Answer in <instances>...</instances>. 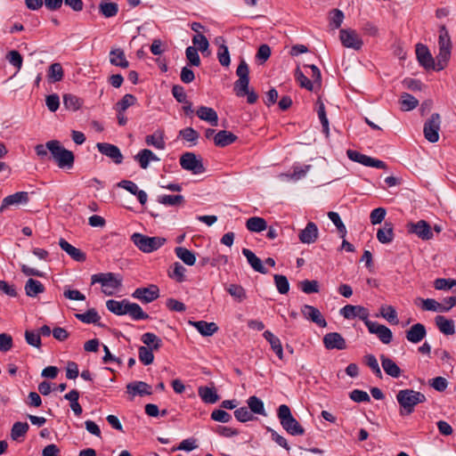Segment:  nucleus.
<instances>
[{
  "mask_svg": "<svg viewBox=\"0 0 456 456\" xmlns=\"http://www.w3.org/2000/svg\"><path fill=\"white\" fill-rule=\"evenodd\" d=\"M92 284L101 283L103 287L102 292L106 296H112L114 290L122 286V277L114 273H101L92 275Z\"/></svg>",
  "mask_w": 456,
  "mask_h": 456,
  "instance_id": "5",
  "label": "nucleus"
},
{
  "mask_svg": "<svg viewBox=\"0 0 456 456\" xmlns=\"http://www.w3.org/2000/svg\"><path fill=\"white\" fill-rule=\"evenodd\" d=\"M213 45L217 48V57L220 63L228 67V47L225 45V39L223 37H217L215 38Z\"/></svg>",
  "mask_w": 456,
  "mask_h": 456,
  "instance_id": "29",
  "label": "nucleus"
},
{
  "mask_svg": "<svg viewBox=\"0 0 456 456\" xmlns=\"http://www.w3.org/2000/svg\"><path fill=\"white\" fill-rule=\"evenodd\" d=\"M196 115L200 119L208 122L212 126H218V115L213 108L200 106L196 110Z\"/></svg>",
  "mask_w": 456,
  "mask_h": 456,
  "instance_id": "22",
  "label": "nucleus"
},
{
  "mask_svg": "<svg viewBox=\"0 0 456 456\" xmlns=\"http://www.w3.org/2000/svg\"><path fill=\"white\" fill-rule=\"evenodd\" d=\"M64 77L62 66L59 62H54L49 66L47 78L51 83L61 81Z\"/></svg>",
  "mask_w": 456,
  "mask_h": 456,
  "instance_id": "40",
  "label": "nucleus"
},
{
  "mask_svg": "<svg viewBox=\"0 0 456 456\" xmlns=\"http://www.w3.org/2000/svg\"><path fill=\"white\" fill-rule=\"evenodd\" d=\"M242 254L247 258L248 265L254 271L263 274H266L268 273V270L264 266L261 259L257 257L253 251L248 248H243Z\"/></svg>",
  "mask_w": 456,
  "mask_h": 456,
  "instance_id": "25",
  "label": "nucleus"
},
{
  "mask_svg": "<svg viewBox=\"0 0 456 456\" xmlns=\"http://www.w3.org/2000/svg\"><path fill=\"white\" fill-rule=\"evenodd\" d=\"M456 285V280L453 279H444L438 278L434 281V287L438 290H447L451 289L453 286Z\"/></svg>",
  "mask_w": 456,
  "mask_h": 456,
  "instance_id": "64",
  "label": "nucleus"
},
{
  "mask_svg": "<svg viewBox=\"0 0 456 456\" xmlns=\"http://www.w3.org/2000/svg\"><path fill=\"white\" fill-rule=\"evenodd\" d=\"M299 287L305 294L318 293L319 283L317 281L304 280L299 282Z\"/></svg>",
  "mask_w": 456,
  "mask_h": 456,
  "instance_id": "61",
  "label": "nucleus"
},
{
  "mask_svg": "<svg viewBox=\"0 0 456 456\" xmlns=\"http://www.w3.org/2000/svg\"><path fill=\"white\" fill-rule=\"evenodd\" d=\"M64 399L70 402V408L77 416H80L83 412L82 406L78 403L79 392L72 389L64 395Z\"/></svg>",
  "mask_w": 456,
  "mask_h": 456,
  "instance_id": "41",
  "label": "nucleus"
},
{
  "mask_svg": "<svg viewBox=\"0 0 456 456\" xmlns=\"http://www.w3.org/2000/svg\"><path fill=\"white\" fill-rule=\"evenodd\" d=\"M407 231L409 233H413L423 240H428L433 238L431 226L425 220H419L417 223H409L407 224Z\"/></svg>",
  "mask_w": 456,
  "mask_h": 456,
  "instance_id": "13",
  "label": "nucleus"
},
{
  "mask_svg": "<svg viewBox=\"0 0 456 456\" xmlns=\"http://www.w3.org/2000/svg\"><path fill=\"white\" fill-rule=\"evenodd\" d=\"M452 49L439 48V53L436 55V62H435V70L444 69L451 58Z\"/></svg>",
  "mask_w": 456,
  "mask_h": 456,
  "instance_id": "42",
  "label": "nucleus"
},
{
  "mask_svg": "<svg viewBox=\"0 0 456 456\" xmlns=\"http://www.w3.org/2000/svg\"><path fill=\"white\" fill-rule=\"evenodd\" d=\"M273 279L279 293L287 294L289 290V283L287 277L282 274H274Z\"/></svg>",
  "mask_w": 456,
  "mask_h": 456,
  "instance_id": "57",
  "label": "nucleus"
},
{
  "mask_svg": "<svg viewBox=\"0 0 456 456\" xmlns=\"http://www.w3.org/2000/svg\"><path fill=\"white\" fill-rule=\"evenodd\" d=\"M6 59L8 61L14 66L18 70H20L22 67L23 58L21 54L16 51L12 50L6 54Z\"/></svg>",
  "mask_w": 456,
  "mask_h": 456,
  "instance_id": "63",
  "label": "nucleus"
},
{
  "mask_svg": "<svg viewBox=\"0 0 456 456\" xmlns=\"http://www.w3.org/2000/svg\"><path fill=\"white\" fill-rule=\"evenodd\" d=\"M26 295L29 297H35L38 294L45 292V286L37 280L29 278L24 287Z\"/></svg>",
  "mask_w": 456,
  "mask_h": 456,
  "instance_id": "32",
  "label": "nucleus"
},
{
  "mask_svg": "<svg viewBox=\"0 0 456 456\" xmlns=\"http://www.w3.org/2000/svg\"><path fill=\"white\" fill-rule=\"evenodd\" d=\"M441 117L438 113H433L425 122L423 133L425 138L430 142H436L439 140V130Z\"/></svg>",
  "mask_w": 456,
  "mask_h": 456,
  "instance_id": "7",
  "label": "nucleus"
},
{
  "mask_svg": "<svg viewBox=\"0 0 456 456\" xmlns=\"http://www.w3.org/2000/svg\"><path fill=\"white\" fill-rule=\"evenodd\" d=\"M158 201L166 206H180L184 202L183 195H161Z\"/></svg>",
  "mask_w": 456,
  "mask_h": 456,
  "instance_id": "53",
  "label": "nucleus"
},
{
  "mask_svg": "<svg viewBox=\"0 0 456 456\" xmlns=\"http://www.w3.org/2000/svg\"><path fill=\"white\" fill-rule=\"evenodd\" d=\"M179 135L185 141L193 142L196 144L200 134L192 127H186L184 129L180 130Z\"/></svg>",
  "mask_w": 456,
  "mask_h": 456,
  "instance_id": "60",
  "label": "nucleus"
},
{
  "mask_svg": "<svg viewBox=\"0 0 456 456\" xmlns=\"http://www.w3.org/2000/svg\"><path fill=\"white\" fill-rule=\"evenodd\" d=\"M230 296L237 303H243L248 298L245 289L242 286L237 284L230 285Z\"/></svg>",
  "mask_w": 456,
  "mask_h": 456,
  "instance_id": "50",
  "label": "nucleus"
},
{
  "mask_svg": "<svg viewBox=\"0 0 456 456\" xmlns=\"http://www.w3.org/2000/svg\"><path fill=\"white\" fill-rule=\"evenodd\" d=\"M199 395L204 403H215L218 400V395L214 388L208 387H200Z\"/></svg>",
  "mask_w": 456,
  "mask_h": 456,
  "instance_id": "47",
  "label": "nucleus"
},
{
  "mask_svg": "<svg viewBox=\"0 0 456 456\" xmlns=\"http://www.w3.org/2000/svg\"><path fill=\"white\" fill-rule=\"evenodd\" d=\"M380 316L392 324L398 323L397 313L392 305H382L379 309Z\"/></svg>",
  "mask_w": 456,
  "mask_h": 456,
  "instance_id": "52",
  "label": "nucleus"
},
{
  "mask_svg": "<svg viewBox=\"0 0 456 456\" xmlns=\"http://www.w3.org/2000/svg\"><path fill=\"white\" fill-rule=\"evenodd\" d=\"M234 417L240 422H247L255 419L254 415L247 407H240L234 411Z\"/></svg>",
  "mask_w": 456,
  "mask_h": 456,
  "instance_id": "62",
  "label": "nucleus"
},
{
  "mask_svg": "<svg viewBox=\"0 0 456 456\" xmlns=\"http://www.w3.org/2000/svg\"><path fill=\"white\" fill-rule=\"evenodd\" d=\"M128 300L124 299L122 301H117L114 299H109L106 302L107 309L117 315H124L126 314V304Z\"/></svg>",
  "mask_w": 456,
  "mask_h": 456,
  "instance_id": "38",
  "label": "nucleus"
},
{
  "mask_svg": "<svg viewBox=\"0 0 456 456\" xmlns=\"http://www.w3.org/2000/svg\"><path fill=\"white\" fill-rule=\"evenodd\" d=\"M75 317L84 323L97 324L100 320V315L94 308L88 309L84 314H76Z\"/></svg>",
  "mask_w": 456,
  "mask_h": 456,
  "instance_id": "46",
  "label": "nucleus"
},
{
  "mask_svg": "<svg viewBox=\"0 0 456 456\" xmlns=\"http://www.w3.org/2000/svg\"><path fill=\"white\" fill-rule=\"evenodd\" d=\"M399 102L403 111H410L415 109L419 104V101L408 93H403L401 95Z\"/></svg>",
  "mask_w": 456,
  "mask_h": 456,
  "instance_id": "44",
  "label": "nucleus"
},
{
  "mask_svg": "<svg viewBox=\"0 0 456 456\" xmlns=\"http://www.w3.org/2000/svg\"><path fill=\"white\" fill-rule=\"evenodd\" d=\"M436 325L444 335H453L455 333V325L452 320H449L444 315H437L435 318Z\"/></svg>",
  "mask_w": 456,
  "mask_h": 456,
  "instance_id": "31",
  "label": "nucleus"
},
{
  "mask_svg": "<svg viewBox=\"0 0 456 456\" xmlns=\"http://www.w3.org/2000/svg\"><path fill=\"white\" fill-rule=\"evenodd\" d=\"M29 428L27 422H15L11 430V437L14 441H18L20 437H24Z\"/></svg>",
  "mask_w": 456,
  "mask_h": 456,
  "instance_id": "49",
  "label": "nucleus"
},
{
  "mask_svg": "<svg viewBox=\"0 0 456 456\" xmlns=\"http://www.w3.org/2000/svg\"><path fill=\"white\" fill-rule=\"evenodd\" d=\"M339 38L343 46L356 51L360 50L363 45L362 38L357 32L353 29H341L339 31Z\"/></svg>",
  "mask_w": 456,
  "mask_h": 456,
  "instance_id": "12",
  "label": "nucleus"
},
{
  "mask_svg": "<svg viewBox=\"0 0 456 456\" xmlns=\"http://www.w3.org/2000/svg\"><path fill=\"white\" fill-rule=\"evenodd\" d=\"M340 314L347 320L354 319L355 317H359L365 325H367V322H370L369 320V310L362 305H346L344 307L340 309Z\"/></svg>",
  "mask_w": 456,
  "mask_h": 456,
  "instance_id": "11",
  "label": "nucleus"
},
{
  "mask_svg": "<svg viewBox=\"0 0 456 456\" xmlns=\"http://www.w3.org/2000/svg\"><path fill=\"white\" fill-rule=\"evenodd\" d=\"M47 145L52 158L60 168L69 169L73 167L75 157L72 151L61 146L57 140L48 141Z\"/></svg>",
  "mask_w": 456,
  "mask_h": 456,
  "instance_id": "3",
  "label": "nucleus"
},
{
  "mask_svg": "<svg viewBox=\"0 0 456 456\" xmlns=\"http://www.w3.org/2000/svg\"><path fill=\"white\" fill-rule=\"evenodd\" d=\"M181 167L188 171H191L194 175L202 174L206 168L200 159H198L196 154L193 152H185L180 158Z\"/></svg>",
  "mask_w": 456,
  "mask_h": 456,
  "instance_id": "8",
  "label": "nucleus"
},
{
  "mask_svg": "<svg viewBox=\"0 0 456 456\" xmlns=\"http://www.w3.org/2000/svg\"><path fill=\"white\" fill-rule=\"evenodd\" d=\"M346 155L348 159H351L352 161L360 163L365 167H371L380 169L387 168V166L384 161L371 158L357 151L347 150Z\"/></svg>",
  "mask_w": 456,
  "mask_h": 456,
  "instance_id": "9",
  "label": "nucleus"
},
{
  "mask_svg": "<svg viewBox=\"0 0 456 456\" xmlns=\"http://www.w3.org/2000/svg\"><path fill=\"white\" fill-rule=\"evenodd\" d=\"M396 400L400 405L401 416L410 415L415 411V406L427 401L426 395L413 389H402L396 394Z\"/></svg>",
  "mask_w": 456,
  "mask_h": 456,
  "instance_id": "2",
  "label": "nucleus"
},
{
  "mask_svg": "<svg viewBox=\"0 0 456 456\" xmlns=\"http://www.w3.org/2000/svg\"><path fill=\"white\" fill-rule=\"evenodd\" d=\"M328 216L337 227L338 232L340 234V237L344 239L346 235V228L344 223L342 222L339 215L337 212L330 211L328 213Z\"/></svg>",
  "mask_w": 456,
  "mask_h": 456,
  "instance_id": "56",
  "label": "nucleus"
},
{
  "mask_svg": "<svg viewBox=\"0 0 456 456\" xmlns=\"http://www.w3.org/2000/svg\"><path fill=\"white\" fill-rule=\"evenodd\" d=\"M366 327L369 332L377 335L382 343L389 344L392 341L393 333L387 326L370 321V322H367Z\"/></svg>",
  "mask_w": 456,
  "mask_h": 456,
  "instance_id": "15",
  "label": "nucleus"
},
{
  "mask_svg": "<svg viewBox=\"0 0 456 456\" xmlns=\"http://www.w3.org/2000/svg\"><path fill=\"white\" fill-rule=\"evenodd\" d=\"M97 150L104 156L110 158L115 164L119 165L123 162V154L119 148L109 142H98Z\"/></svg>",
  "mask_w": 456,
  "mask_h": 456,
  "instance_id": "14",
  "label": "nucleus"
},
{
  "mask_svg": "<svg viewBox=\"0 0 456 456\" xmlns=\"http://www.w3.org/2000/svg\"><path fill=\"white\" fill-rule=\"evenodd\" d=\"M381 365L384 371L392 378H399L402 374L400 367L387 356L380 355Z\"/></svg>",
  "mask_w": 456,
  "mask_h": 456,
  "instance_id": "26",
  "label": "nucleus"
},
{
  "mask_svg": "<svg viewBox=\"0 0 456 456\" xmlns=\"http://www.w3.org/2000/svg\"><path fill=\"white\" fill-rule=\"evenodd\" d=\"M426 335V327L422 323L413 324L408 330H406L407 340L413 344L420 342Z\"/></svg>",
  "mask_w": 456,
  "mask_h": 456,
  "instance_id": "23",
  "label": "nucleus"
},
{
  "mask_svg": "<svg viewBox=\"0 0 456 456\" xmlns=\"http://www.w3.org/2000/svg\"><path fill=\"white\" fill-rule=\"evenodd\" d=\"M132 297L143 304H149L159 297V289L156 284L137 288Z\"/></svg>",
  "mask_w": 456,
  "mask_h": 456,
  "instance_id": "10",
  "label": "nucleus"
},
{
  "mask_svg": "<svg viewBox=\"0 0 456 456\" xmlns=\"http://www.w3.org/2000/svg\"><path fill=\"white\" fill-rule=\"evenodd\" d=\"M416 55L418 61L422 67L435 69L434 58L426 45L418 44L416 45Z\"/></svg>",
  "mask_w": 456,
  "mask_h": 456,
  "instance_id": "19",
  "label": "nucleus"
},
{
  "mask_svg": "<svg viewBox=\"0 0 456 456\" xmlns=\"http://www.w3.org/2000/svg\"><path fill=\"white\" fill-rule=\"evenodd\" d=\"M439 48L452 49V41L445 26H442L439 30L438 39Z\"/></svg>",
  "mask_w": 456,
  "mask_h": 456,
  "instance_id": "58",
  "label": "nucleus"
},
{
  "mask_svg": "<svg viewBox=\"0 0 456 456\" xmlns=\"http://www.w3.org/2000/svg\"><path fill=\"white\" fill-rule=\"evenodd\" d=\"M98 8L99 12L105 18H112L118 12V5L114 2L101 1Z\"/></svg>",
  "mask_w": 456,
  "mask_h": 456,
  "instance_id": "36",
  "label": "nucleus"
},
{
  "mask_svg": "<svg viewBox=\"0 0 456 456\" xmlns=\"http://www.w3.org/2000/svg\"><path fill=\"white\" fill-rule=\"evenodd\" d=\"M59 245L61 248L65 251L72 259L77 262H84L86 259V255L79 248L72 246L64 239H60Z\"/></svg>",
  "mask_w": 456,
  "mask_h": 456,
  "instance_id": "24",
  "label": "nucleus"
},
{
  "mask_svg": "<svg viewBox=\"0 0 456 456\" xmlns=\"http://www.w3.org/2000/svg\"><path fill=\"white\" fill-rule=\"evenodd\" d=\"M126 314H129L133 320H147L149 314L143 312L142 308L136 303H131L128 301L126 304Z\"/></svg>",
  "mask_w": 456,
  "mask_h": 456,
  "instance_id": "37",
  "label": "nucleus"
},
{
  "mask_svg": "<svg viewBox=\"0 0 456 456\" xmlns=\"http://www.w3.org/2000/svg\"><path fill=\"white\" fill-rule=\"evenodd\" d=\"M110 62L116 67L126 69L129 62L126 58L125 53L121 48L111 49L110 52Z\"/></svg>",
  "mask_w": 456,
  "mask_h": 456,
  "instance_id": "30",
  "label": "nucleus"
},
{
  "mask_svg": "<svg viewBox=\"0 0 456 456\" xmlns=\"http://www.w3.org/2000/svg\"><path fill=\"white\" fill-rule=\"evenodd\" d=\"M29 200L28 193L27 191H18L12 195L5 197L0 206V212H4V209L10 206H18L20 204H27Z\"/></svg>",
  "mask_w": 456,
  "mask_h": 456,
  "instance_id": "18",
  "label": "nucleus"
},
{
  "mask_svg": "<svg viewBox=\"0 0 456 456\" xmlns=\"http://www.w3.org/2000/svg\"><path fill=\"white\" fill-rule=\"evenodd\" d=\"M301 314L305 319L310 320L322 328L327 326V322L325 321L319 309L313 305H304L301 307Z\"/></svg>",
  "mask_w": 456,
  "mask_h": 456,
  "instance_id": "17",
  "label": "nucleus"
},
{
  "mask_svg": "<svg viewBox=\"0 0 456 456\" xmlns=\"http://www.w3.org/2000/svg\"><path fill=\"white\" fill-rule=\"evenodd\" d=\"M246 227L252 232H260L267 228V223L262 217L253 216L247 220Z\"/></svg>",
  "mask_w": 456,
  "mask_h": 456,
  "instance_id": "39",
  "label": "nucleus"
},
{
  "mask_svg": "<svg viewBox=\"0 0 456 456\" xmlns=\"http://www.w3.org/2000/svg\"><path fill=\"white\" fill-rule=\"evenodd\" d=\"M145 142L147 145L153 146L158 150H164L166 147L164 132L157 130L154 134L147 135L145 137Z\"/></svg>",
  "mask_w": 456,
  "mask_h": 456,
  "instance_id": "33",
  "label": "nucleus"
},
{
  "mask_svg": "<svg viewBox=\"0 0 456 456\" xmlns=\"http://www.w3.org/2000/svg\"><path fill=\"white\" fill-rule=\"evenodd\" d=\"M263 336L270 343V346L276 355L282 360L283 349L280 338L274 336L270 330H265Z\"/></svg>",
  "mask_w": 456,
  "mask_h": 456,
  "instance_id": "34",
  "label": "nucleus"
},
{
  "mask_svg": "<svg viewBox=\"0 0 456 456\" xmlns=\"http://www.w3.org/2000/svg\"><path fill=\"white\" fill-rule=\"evenodd\" d=\"M134 244L144 253H151L159 249L166 242V239L161 237H149L142 233L135 232L131 236Z\"/></svg>",
  "mask_w": 456,
  "mask_h": 456,
  "instance_id": "6",
  "label": "nucleus"
},
{
  "mask_svg": "<svg viewBox=\"0 0 456 456\" xmlns=\"http://www.w3.org/2000/svg\"><path fill=\"white\" fill-rule=\"evenodd\" d=\"M318 234L317 225L313 222H309L305 228L300 231L298 238L302 243L312 244L318 239Z\"/></svg>",
  "mask_w": 456,
  "mask_h": 456,
  "instance_id": "21",
  "label": "nucleus"
},
{
  "mask_svg": "<svg viewBox=\"0 0 456 456\" xmlns=\"http://www.w3.org/2000/svg\"><path fill=\"white\" fill-rule=\"evenodd\" d=\"M135 102L136 98L133 94H126L116 103V110L118 112H124L127 108L133 106Z\"/></svg>",
  "mask_w": 456,
  "mask_h": 456,
  "instance_id": "55",
  "label": "nucleus"
},
{
  "mask_svg": "<svg viewBox=\"0 0 456 456\" xmlns=\"http://www.w3.org/2000/svg\"><path fill=\"white\" fill-rule=\"evenodd\" d=\"M295 77L301 87H304L308 91L314 90V83L305 76L299 68H297L295 70Z\"/></svg>",
  "mask_w": 456,
  "mask_h": 456,
  "instance_id": "59",
  "label": "nucleus"
},
{
  "mask_svg": "<svg viewBox=\"0 0 456 456\" xmlns=\"http://www.w3.org/2000/svg\"><path fill=\"white\" fill-rule=\"evenodd\" d=\"M175 252L178 258H180L185 265H193L196 262L195 255L186 248L177 247Z\"/></svg>",
  "mask_w": 456,
  "mask_h": 456,
  "instance_id": "45",
  "label": "nucleus"
},
{
  "mask_svg": "<svg viewBox=\"0 0 456 456\" xmlns=\"http://www.w3.org/2000/svg\"><path fill=\"white\" fill-rule=\"evenodd\" d=\"M248 405L252 414L255 413V414L266 416L264 403L258 397H256L255 395L250 396L248 399Z\"/></svg>",
  "mask_w": 456,
  "mask_h": 456,
  "instance_id": "51",
  "label": "nucleus"
},
{
  "mask_svg": "<svg viewBox=\"0 0 456 456\" xmlns=\"http://www.w3.org/2000/svg\"><path fill=\"white\" fill-rule=\"evenodd\" d=\"M82 103V100L74 94H66L63 95V105L69 110L76 111L79 110Z\"/></svg>",
  "mask_w": 456,
  "mask_h": 456,
  "instance_id": "48",
  "label": "nucleus"
},
{
  "mask_svg": "<svg viewBox=\"0 0 456 456\" xmlns=\"http://www.w3.org/2000/svg\"><path fill=\"white\" fill-rule=\"evenodd\" d=\"M238 79L233 84V92L239 98L247 97L248 104H255L258 100L257 93L249 86V69L247 62L242 60L236 69Z\"/></svg>",
  "mask_w": 456,
  "mask_h": 456,
  "instance_id": "1",
  "label": "nucleus"
},
{
  "mask_svg": "<svg viewBox=\"0 0 456 456\" xmlns=\"http://www.w3.org/2000/svg\"><path fill=\"white\" fill-rule=\"evenodd\" d=\"M277 416L281 427L291 436H303L305 428L293 417L289 407L286 404L279 406Z\"/></svg>",
  "mask_w": 456,
  "mask_h": 456,
  "instance_id": "4",
  "label": "nucleus"
},
{
  "mask_svg": "<svg viewBox=\"0 0 456 456\" xmlns=\"http://www.w3.org/2000/svg\"><path fill=\"white\" fill-rule=\"evenodd\" d=\"M189 324L196 328L205 337L213 335L218 329L215 322H207L205 321H189Z\"/></svg>",
  "mask_w": 456,
  "mask_h": 456,
  "instance_id": "28",
  "label": "nucleus"
},
{
  "mask_svg": "<svg viewBox=\"0 0 456 456\" xmlns=\"http://www.w3.org/2000/svg\"><path fill=\"white\" fill-rule=\"evenodd\" d=\"M152 348H149L147 346H142L138 349V357L139 360L144 365H150L154 361V354L152 353Z\"/></svg>",
  "mask_w": 456,
  "mask_h": 456,
  "instance_id": "54",
  "label": "nucleus"
},
{
  "mask_svg": "<svg viewBox=\"0 0 456 456\" xmlns=\"http://www.w3.org/2000/svg\"><path fill=\"white\" fill-rule=\"evenodd\" d=\"M323 345L328 350H344L346 348V339L338 332L327 333L323 337Z\"/></svg>",
  "mask_w": 456,
  "mask_h": 456,
  "instance_id": "16",
  "label": "nucleus"
},
{
  "mask_svg": "<svg viewBox=\"0 0 456 456\" xmlns=\"http://www.w3.org/2000/svg\"><path fill=\"white\" fill-rule=\"evenodd\" d=\"M134 158L142 169L148 168L150 161L159 160V159L149 149L141 150Z\"/></svg>",
  "mask_w": 456,
  "mask_h": 456,
  "instance_id": "27",
  "label": "nucleus"
},
{
  "mask_svg": "<svg viewBox=\"0 0 456 456\" xmlns=\"http://www.w3.org/2000/svg\"><path fill=\"white\" fill-rule=\"evenodd\" d=\"M142 342L152 350H159L162 346V340L154 333L146 332L141 338Z\"/></svg>",
  "mask_w": 456,
  "mask_h": 456,
  "instance_id": "43",
  "label": "nucleus"
},
{
  "mask_svg": "<svg viewBox=\"0 0 456 456\" xmlns=\"http://www.w3.org/2000/svg\"><path fill=\"white\" fill-rule=\"evenodd\" d=\"M377 239L380 243L387 244L394 240V230L391 223H385L383 228L379 229Z\"/></svg>",
  "mask_w": 456,
  "mask_h": 456,
  "instance_id": "35",
  "label": "nucleus"
},
{
  "mask_svg": "<svg viewBox=\"0 0 456 456\" xmlns=\"http://www.w3.org/2000/svg\"><path fill=\"white\" fill-rule=\"evenodd\" d=\"M126 392L132 397L135 395H151L152 394L151 386L143 381H134L126 385Z\"/></svg>",
  "mask_w": 456,
  "mask_h": 456,
  "instance_id": "20",
  "label": "nucleus"
}]
</instances>
